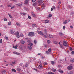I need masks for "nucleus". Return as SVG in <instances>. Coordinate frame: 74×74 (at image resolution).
Segmentation results:
<instances>
[{
  "label": "nucleus",
  "instance_id": "6e6d98bb",
  "mask_svg": "<svg viewBox=\"0 0 74 74\" xmlns=\"http://www.w3.org/2000/svg\"><path fill=\"white\" fill-rule=\"evenodd\" d=\"M36 1V0H32V2H33L34 3Z\"/></svg>",
  "mask_w": 74,
  "mask_h": 74
},
{
  "label": "nucleus",
  "instance_id": "bf43d9fd",
  "mask_svg": "<svg viewBox=\"0 0 74 74\" xmlns=\"http://www.w3.org/2000/svg\"><path fill=\"white\" fill-rule=\"evenodd\" d=\"M36 3H34L33 4V5L34 6L35 5H36Z\"/></svg>",
  "mask_w": 74,
  "mask_h": 74
},
{
  "label": "nucleus",
  "instance_id": "69168bd1",
  "mask_svg": "<svg viewBox=\"0 0 74 74\" xmlns=\"http://www.w3.org/2000/svg\"><path fill=\"white\" fill-rule=\"evenodd\" d=\"M13 53H15V54H16V52H13Z\"/></svg>",
  "mask_w": 74,
  "mask_h": 74
},
{
  "label": "nucleus",
  "instance_id": "4468645a",
  "mask_svg": "<svg viewBox=\"0 0 74 74\" xmlns=\"http://www.w3.org/2000/svg\"><path fill=\"white\" fill-rule=\"evenodd\" d=\"M52 71H53L54 72H55V71H56V69L53 68L51 69Z\"/></svg>",
  "mask_w": 74,
  "mask_h": 74
},
{
  "label": "nucleus",
  "instance_id": "9b49d317",
  "mask_svg": "<svg viewBox=\"0 0 74 74\" xmlns=\"http://www.w3.org/2000/svg\"><path fill=\"white\" fill-rule=\"evenodd\" d=\"M25 42L24 40H21V44H24Z\"/></svg>",
  "mask_w": 74,
  "mask_h": 74
},
{
  "label": "nucleus",
  "instance_id": "f3484780",
  "mask_svg": "<svg viewBox=\"0 0 74 74\" xmlns=\"http://www.w3.org/2000/svg\"><path fill=\"white\" fill-rule=\"evenodd\" d=\"M53 43H54V44H56V45H57V44H58V42L56 41H54L53 42Z\"/></svg>",
  "mask_w": 74,
  "mask_h": 74
},
{
  "label": "nucleus",
  "instance_id": "1a4fd4ad",
  "mask_svg": "<svg viewBox=\"0 0 74 74\" xmlns=\"http://www.w3.org/2000/svg\"><path fill=\"white\" fill-rule=\"evenodd\" d=\"M19 32H17L15 33V34L16 36H18V35H19Z\"/></svg>",
  "mask_w": 74,
  "mask_h": 74
},
{
  "label": "nucleus",
  "instance_id": "9d476101",
  "mask_svg": "<svg viewBox=\"0 0 74 74\" xmlns=\"http://www.w3.org/2000/svg\"><path fill=\"white\" fill-rule=\"evenodd\" d=\"M32 47L30 46H28V49H32Z\"/></svg>",
  "mask_w": 74,
  "mask_h": 74
},
{
  "label": "nucleus",
  "instance_id": "052dcab7",
  "mask_svg": "<svg viewBox=\"0 0 74 74\" xmlns=\"http://www.w3.org/2000/svg\"><path fill=\"white\" fill-rule=\"evenodd\" d=\"M33 70H36V71H37V69H36L35 68L33 69Z\"/></svg>",
  "mask_w": 74,
  "mask_h": 74
},
{
  "label": "nucleus",
  "instance_id": "a878e982",
  "mask_svg": "<svg viewBox=\"0 0 74 74\" xmlns=\"http://www.w3.org/2000/svg\"><path fill=\"white\" fill-rule=\"evenodd\" d=\"M67 20H66L65 21H64V22L63 23L64 24V25L66 24V23H67Z\"/></svg>",
  "mask_w": 74,
  "mask_h": 74
},
{
  "label": "nucleus",
  "instance_id": "3c124183",
  "mask_svg": "<svg viewBox=\"0 0 74 74\" xmlns=\"http://www.w3.org/2000/svg\"><path fill=\"white\" fill-rule=\"evenodd\" d=\"M25 67H27L28 66V64H25Z\"/></svg>",
  "mask_w": 74,
  "mask_h": 74
},
{
  "label": "nucleus",
  "instance_id": "774afa93",
  "mask_svg": "<svg viewBox=\"0 0 74 74\" xmlns=\"http://www.w3.org/2000/svg\"><path fill=\"white\" fill-rule=\"evenodd\" d=\"M58 66L60 68V67H61V65H59Z\"/></svg>",
  "mask_w": 74,
  "mask_h": 74
},
{
  "label": "nucleus",
  "instance_id": "473e14b6",
  "mask_svg": "<svg viewBox=\"0 0 74 74\" xmlns=\"http://www.w3.org/2000/svg\"><path fill=\"white\" fill-rule=\"evenodd\" d=\"M46 53H47V54H49V51H46Z\"/></svg>",
  "mask_w": 74,
  "mask_h": 74
},
{
  "label": "nucleus",
  "instance_id": "ea45409f",
  "mask_svg": "<svg viewBox=\"0 0 74 74\" xmlns=\"http://www.w3.org/2000/svg\"><path fill=\"white\" fill-rule=\"evenodd\" d=\"M11 22H8V25H11Z\"/></svg>",
  "mask_w": 74,
  "mask_h": 74
},
{
  "label": "nucleus",
  "instance_id": "7c9ffc66",
  "mask_svg": "<svg viewBox=\"0 0 74 74\" xmlns=\"http://www.w3.org/2000/svg\"><path fill=\"white\" fill-rule=\"evenodd\" d=\"M70 62L73 63L74 62V60H70Z\"/></svg>",
  "mask_w": 74,
  "mask_h": 74
},
{
  "label": "nucleus",
  "instance_id": "e433bc0d",
  "mask_svg": "<svg viewBox=\"0 0 74 74\" xmlns=\"http://www.w3.org/2000/svg\"><path fill=\"white\" fill-rule=\"evenodd\" d=\"M44 64H45V65H47L48 64H47V63L46 62H44Z\"/></svg>",
  "mask_w": 74,
  "mask_h": 74
},
{
  "label": "nucleus",
  "instance_id": "6e6552de",
  "mask_svg": "<svg viewBox=\"0 0 74 74\" xmlns=\"http://www.w3.org/2000/svg\"><path fill=\"white\" fill-rule=\"evenodd\" d=\"M29 0H26V1L24 2L25 4H28Z\"/></svg>",
  "mask_w": 74,
  "mask_h": 74
},
{
  "label": "nucleus",
  "instance_id": "c756f323",
  "mask_svg": "<svg viewBox=\"0 0 74 74\" xmlns=\"http://www.w3.org/2000/svg\"><path fill=\"white\" fill-rule=\"evenodd\" d=\"M60 47L61 48H63V45H62L60 44Z\"/></svg>",
  "mask_w": 74,
  "mask_h": 74
},
{
  "label": "nucleus",
  "instance_id": "79ce46f5",
  "mask_svg": "<svg viewBox=\"0 0 74 74\" xmlns=\"http://www.w3.org/2000/svg\"><path fill=\"white\" fill-rule=\"evenodd\" d=\"M49 17H51V16H52V14H49Z\"/></svg>",
  "mask_w": 74,
  "mask_h": 74
},
{
  "label": "nucleus",
  "instance_id": "e2e57ef3",
  "mask_svg": "<svg viewBox=\"0 0 74 74\" xmlns=\"http://www.w3.org/2000/svg\"><path fill=\"white\" fill-rule=\"evenodd\" d=\"M22 14L23 15H26V14L24 13H22Z\"/></svg>",
  "mask_w": 74,
  "mask_h": 74
},
{
  "label": "nucleus",
  "instance_id": "6ab92c4d",
  "mask_svg": "<svg viewBox=\"0 0 74 74\" xmlns=\"http://www.w3.org/2000/svg\"><path fill=\"white\" fill-rule=\"evenodd\" d=\"M52 51V49L51 48H50L49 49H48V51L49 52H51Z\"/></svg>",
  "mask_w": 74,
  "mask_h": 74
},
{
  "label": "nucleus",
  "instance_id": "c03bdc74",
  "mask_svg": "<svg viewBox=\"0 0 74 74\" xmlns=\"http://www.w3.org/2000/svg\"><path fill=\"white\" fill-rule=\"evenodd\" d=\"M17 70L18 71H21V69H20L19 68H17Z\"/></svg>",
  "mask_w": 74,
  "mask_h": 74
},
{
  "label": "nucleus",
  "instance_id": "393cba45",
  "mask_svg": "<svg viewBox=\"0 0 74 74\" xmlns=\"http://www.w3.org/2000/svg\"><path fill=\"white\" fill-rule=\"evenodd\" d=\"M28 45H30V46H32L33 45V43H30L28 44Z\"/></svg>",
  "mask_w": 74,
  "mask_h": 74
},
{
  "label": "nucleus",
  "instance_id": "dca6fc26",
  "mask_svg": "<svg viewBox=\"0 0 74 74\" xmlns=\"http://www.w3.org/2000/svg\"><path fill=\"white\" fill-rule=\"evenodd\" d=\"M51 63L52 64H55V61H52L51 62Z\"/></svg>",
  "mask_w": 74,
  "mask_h": 74
},
{
  "label": "nucleus",
  "instance_id": "20e7f679",
  "mask_svg": "<svg viewBox=\"0 0 74 74\" xmlns=\"http://www.w3.org/2000/svg\"><path fill=\"white\" fill-rule=\"evenodd\" d=\"M67 69H68V70H72L73 69V67L71 66H69L68 67Z\"/></svg>",
  "mask_w": 74,
  "mask_h": 74
},
{
  "label": "nucleus",
  "instance_id": "72a5a7b5",
  "mask_svg": "<svg viewBox=\"0 0 74 74\" xmlns=\"http://www.w3.org/2000/svg\"><path fill=\"white\" fill-rule=\"evenodd\" d=\"M11 6V3L9 4V5H8V7H10Z\"/></svg>",
  "mask_w": 74,
  "mask_h": 74
},
{
  "label": "nucleus",
  "instance_id": "c9c22d12",
  "mask_svg": "<svg viewBox=\"0 0 74 74\" xmlns=\"http://www.w3.org/2000/svg\"><path fill=\"white\" fill-rule=\"evenodd\" d=\"M40 3L41 4L43 3V2H42V0H40Z\"/></svg>",
  "mask_w": 74,
  "mask_h": 74
},
{
  "label": "nucleus",
  "instance_id": "aec40b11",
  "mask_svg": "<svg viewBox=\"0 0 74 74\" xmlns=\"http://www.w3.org/2000/svg\"><path fill=\"white\" fill-rule=\"evenodd\" d=\"M34 44H37V40H34Z\"/></svg>",
  "mask_w": 74,
  "mask_h": 74
},
{
  "label": "nucleus",
  "instance_id": "58836bf2",
  "mask_svg": "<svg viewBox=\"0 0 74 74\" xmlns=\"http://www.w3.org/2000/svg\"><path fill=\"white\" fill-rule=\"evenodd\" d=\"M5 38L6 39V40H7V39H8V37L6 36H5Z\"/></svg>",
  "mask_w": 74,
  "mask_h": 74
},
{
  "label": "nucleus",
  "instance_id": "39448f33",
  "mask_svg": "<svg viewBox=\"0 0 74 74\" xmlns=\"http://www.w3.org/2000/svg\"><path fill=\"white\" fill-rule=\"evenodd\" d=\"M38 34H40V35H42L43 33L41 31H38Z\"/></svg>",
  "mask_w": 74,
  "mask_h": 74
},
{
  "label": "nucleus",
  "instance_id": "8fccbe9b",
  "mask_svg": "<svg viewBox=\"0 0 74 74\" xmlns=\"http://www.w3.org/2000/svg\"><path fill=\"white\" fill-rule=\"evenodd\" d=\"M16 55H20V53H17V52H16Z\"/></svg>",
  "mask_w": 74,
  "mask_h": 74
},
{
  "label": "nucleus",
  "instance_id": "412c9836",
  "mask_svg": "<svg viewBox=\"0 0 74 74\" xmlns=\"http://www.w3.org/2000/svg\"><path fill=\"white\" fill-rule=\"evenodd\" d=\"M13 47L14 48H15V49H17V45H16L15 46H13Z\"/></svg>",
  "mask_w": 74,
  "mask_h": 74
},
{
  "label": "nucleus",
  "instance_id": "423d86ee",
  "mask_svg": "<svg viewBox=\"0 0 74 74\" xmlns=\"http://www.w3.org/2000/svg\"><path fill=\"white\" fill-rule=\"evenodd\" d=\"M42 65L41 64L38 67V69H41V68H42Z\"/></svg>",
  "mask_w": 74,
  "mask_h": 74
},
{
  "label": "nucleus",
  "instance_id": "338daca9",
  "mask_svg": "<svg viewBox=\"0 0 74 74\" xmlns=\"http://www.w3.org/2000/svg\"><path fill=\"white\" fill-rule=\"evenodd\" d=\"M38 3H40V1H38Z\"/></svg>",
  "mask_w": 74,
  "mask_h": 74
},
{
  "label": "nucleus",
  "instance_id": "c85d7f7f",
  "mask_svg": "<svg viewBox=\"0 0 74 74\" xmlns=\"http://www.w3.org/2000/svg\"><path fill=\"white\" fill-rule=\"evenodd\" d=\"M16 24L18 26H20V24L18 23H16Z\"/></svg>",
  "mask_w": 74,
  "mask_h": 74
},
{
  "label": "nucleus",
  "instance_id": "cd10ccee",
  "mask_svg": "<svg viewBox=\"0 0 74 74\" xmlns=\"http://www.w3.org/2000/svg\"><path fill=\"white\" fill-rule=\"evenodd\" d=\"M47 43L48 44H50L51 43V41L49 40H47Z\"/></svg>",
  "mask_w": 74,
  "mask_h": 74
},
{
  "label": "nucleus",
  "instance_id": "ddd939ff",
  "mask_svg": "<svg viewBox=\"0 0 74 74\" xmlns=\"http://www.w3.org/2000/svg\"><path fill=\"white\" fill-rule=\"evenodd\" d=\"M59 35L61 37H62L63 35V34L62 32L60 33Z\"/></svg>",
  "mask_w": 74,
  "mask_h": 74
},
{
  "label": "nucleus",
  "instance_id": "4d7b16f0",
  "mask_svg": "<svg viewBox=\"0 0 74 74\" xmlns=\"http://www.w3.org/2000/svg\"><path fill=\"white\" fill-rule=\"evenodd\" d=\"M53 8H52L51 9V11H53Z\"/></svg>",
  "mask_w": 74,
  "mask_h": 74
},
{
  "label": "nucleus",
  "instance_id": "2eb2a0df",
  "mask_svg": "<svg viewBox=\"0 0 74 74\" xmlns=\"http://www.w3.org/2000/svg\"><path fill=\"white\" fill-rule=\"evenodd\" d=\"M8 15H9V17H10V18H12V16H11V15L10 14L8 13Z\"/></svg>",
  "mask_w": 74,
  "mask_h": 74
},
{
  "label": "nucleus",
  "instance_id": "0eeeda50",
  "mask_svg": "<svg viewBox=\"0 0 74 74\" xmlns=\"http://www.w3.org/2000/svg\"><path fill=\"white\" fill-rule=\"evenodd\" d=\"M32 15L34 17V18L36 17V15H35V14H34V13L32 12Z\"/></svg>",
  "mask_w": 74,
  "mask_h": 74
},
{
  "label": "nucleus",
  "instance_id": "7ed1b4c3",
  "mask_svg": "<svg viewBox=\"0 0 74 74\" xmlns=\"http://www.w3.org/2000/svg\"><path fill=\"white\" fill-rule=\"evenodd\" d=\"M10 32L11 34H13V33L15 32V30L14 29H13L12 30H10Z\"/></svg>",
  "mask_w": 74,
  "mask_h": 74
},
{
  "label": "nucleus",
  "instance_id": "4be33fe9",
  "mask_svg": "<svg viewBox=\"0 0 74 74\" xmlns=\"http://www.w3.org/2000/svg\"><path fill=\"white\" fill-rule=\"evenodd\" d=\"M12 71H14V72L15 73V72H16V70H15V69H12Z\"/></svg>",
  "mask_w": 74,
  "mask_h": 74
},
{
  "label": "nucleus",
  "instance_id": "bb28decb",
  "mask_svg": "<svg viewBox=\"0 0 74 74\" xmlns=\"http://www.w3.org/2000/svg\"><path fill=\"white\" fill-rule=\"evenodd\" d=\"M67 74H73V72L72 71H70L69 73H67Z\"/></svg>",
  "mask_w": 74,
  "mask_h": 74
},
{
  "label": "nucleus",
  "instance_id": "0e129e2a",
  "mask_svg": "<svg viewBox=\"0 0 74 74\" xmlns=\"http://www.w3.org/2000/svg\"><path fill=\"white\" fill-rule=\"evenodd\" d=\"M71 53H73V54H74V51H72L71 52Z\"/></svg>",
  "mask_w": 74,
  "mask_h": 74
},
{
  "label": "nucleus",
  "instance_id": "de8ad7c7",
  "mask_svg": "<svg viewBox=\"0 0 74 74\" xmlns=\"http://www.w3.org/2000/svg\"><path fill=\"white\" fill-rule=\"evenodd\" d=\"M52 73L51 72H49L48 73L49 74H52Z\"/></svg>",
  "mask_w": 74,
  "mask_h": 74
},
{
  "label": "nucleus",
  "instance_id": "a211bd4d",
  "mask_svg": "<svg viewBox=\"0 0 74 74\" xmlns=\"http://www.w3.org/2000/svg\"><path fill=\"white\" fill-rule=\"evenodd\" d=\"M59 72L61 73H63V71L60 69H59Z\"/></svg>",
  "mask_w": 74,
  "mask_h": 74
},
{
  "label": "nucleus",
  "instance_id": "f03ea898",
  "mask_svg": "<svg viewBox=\"0 0 74 74\" xmlns=\"http://www.w3.org/2000/svg\"><path fill=\"white\" fill-rule=\"evenodd\" d=\"M63 44L64 46H65V47H67V44L66 43V41L65 40H64L63 41Z\"/></svg>",
  "mask_w": 74,
  "mask_h": 74
},
{
  "label": "nucleus",
  "instance_id": "4c0bfd02",
  "mask_svg": "<svg viewBox=\"0 0 74 74\" xmlns=\"http://www.w3.org/2000/svg\"><path fill=\"white\" fill-rule=\"evenodd\" d=\"M44 31H45V33L46 34H47V31H46V30H44Z\"/></svg>",
  "mask_w": 74,
  "mask_h": 74
},
{
  "label": "nucleus",
  "instance_id": "49530a36",
  "mask_svg": "<svg viewBox=\"0 0 74 74\" xmlns=\"http://www.w3.org/2000/svg\"><path fill=\"white\" fill-rule=\"evenodd\" d=\"M36 10H40V9L39 8H36Z\"/></svg>",
  "mask_w": 74,
  "mask_h": 74
},
{
  "label": "nucleus",
  "instance_id": "680f3d73",
  "mask_svg": "<svg viewBox=\"0 0 74 74\" xmlns=\"http://www.w3.org/2000/svg\"><path fill=\"white\" fill-rule=\"evenodd\" d=\"M58 8L59 10L60 9V7H59V6L58 5Z\"/></svg>",
  "mask_w": 74,
  "mask_h": 74
},
{
  "label": "nucleus",
  "instance_id": "f704fd0d",
  "mask_svg": "<svg viewBox=\"0 0 74 74\" xmlns=\"http://www.w3.org/2000/svg\"><path fill=\"white\" fill-rule=\"evenodd\" d=\"M4 21H7V18H4V19H3Z\"/></svg>",
  "mask_w": 74,
  "mask_h": 74
},
{
  "label": "nucleus",
  "instance_id": "5701e85b",
  "mask_svg": "<svg viewBox=\"0 0 74 74\" xmlns=\"http://www.w3.org/2000/svg\"><path fill=\"white\" fill-rule=\"evenodd\" d=\"M53 38V36H52V35H50V37H49V38Z\"/></svg>",
  "mask_w": 74,
  "mask_h": 74
},
{
  "label": "nucleus",
  "instance_id": "f257e3e1",
  "mask_svg": "<svg viewBox=\"0 0 74 74\" xmlns=\"http://www.w3.org/2000/svg\"><path fill=\"white\" fill-rule=\"evenodd\" d=\"M34 36V32H31L29 33L28 36L29 37H32V36Z\"/></svg>",
  "mask_w": 74,
  "mask_h": 74
},
{
  "label": "nucleus",
  "instance_id": "f8f14e48",
  "mask_svg": "<svg viewBox=\"0 0 74 74\" xmlns=\"http://www.w3.org/2000/svg\"><path fill=\"white\" fill-rule=\"evenodd\" d=\"M32 27H36L37 26V25H36V24H33L32 25Z\"/></svg>",
  "mask_w": 74,
  "mask_h": 74
},
{
  "label": "nucleus",
  "instance_id": "37998d69",
  "mask_svg": "<svg viewBox=\"0 0 74 74\" xmlns=\"http://www.w3.org/2000/svg\"><path fill=\"white\" fill-rule=\"evenodd\" d=\"M69 49H70V51H73V49H72V48L70 47L69 48Z\"/></svg>",
  "mask_w": 74,
  "mask_h": 74
},
{
  "label": "nucleus",
  "instance_id": "864d4df0",
  "mask_svg": "<svg viewBox=\"0 0 74 74\" xmlns=\"http://www.w3.org/2000/svg\"><path fill=\"white\" fill-rule=\"evenodd\" d=\"M47 36H48V37H49H49L50 36V35L49 34H48Z\"/></svg>",
  "mask_w": 74,
  "mask_h": 74
},
{
  "label": "nucleus",
  "instance_id": "a18cd8bd",
  "mask_svg": "<svg viewBox=\"0 0 74 74\" xmlns=\"http://www.w3.org/2000/svg\"><path fill=\"white\" fill-rule=\"evenodd\" d=\"M58 4L59 5H60V4H61V2L60 1H59Z\"/></svg>",
  "mask_w": 74,
  "mask_h": 74
},
{
  "label": "nucleus",
  "instance_id": "09e8293b",
  "mask_svg": "<svg viewBox=\"0 0 74 74\" xmlns=\"http://www.w3.org/2000/svg\"><path fill=\"white\" fill-rule=\"evenodd\" d=\"M0 43H2V39H1L0 40Z\"/></svg>",
  "mask_w": 74,
  "mask_h": 74
},
{
  "label": "nucleus",
  "instance_id": "13d9d810",
  "mask_svg": "<svg viewBox=\"0 0 74 74\" xmlns=\"http://www.w3.org/2000/svg\"><path fill=\"white\" fill-rule=\"evenodd\" d=\"M21 37V36L20 35H18V36H17V37H18V38H19Z\"/></svg>",
  "mask_w": 74,
  "mask_h": 74
},
{
  "label": "nucleus",
  "instance_id": "b1692460",
  "mask_svg": "<svg viewBox=\"0 0 74 74\" xmlns=\"http://www.w3.org/2000/svg\"><path fill=\"white\" fill-rule=\"evenodd\" d=\"M45 23H48V22H49V20H45Z\"/></svg>",
  "mask_w": 74,
  "mask_h": 74
},
{
  "label": "nucleus",
  "instance_id": "a19ab883",
  "mask_svg": "<svg viewBox=\"0 0 74 74\" xmlns=\"http://www.w3.org/2000/svg\"><path fill=\"white\" fill-rule=\"evenodd\" d=\"M28 18L29 19H30L31 18V16H29L28 15Z\"/></svg>",
  "mask_w": 74,
  "mask_h": 74
},
{
  "label": "nucleus",
  "instance_id": "5fc2aeb1",
  "mask_svg": "<svg viewBox=\"0 0 74 74\" xmlns=\"http://www.w3.org/2000/svg\"><path fill=\"white\" fill-rule=\"evenodd\" d=\"M17 5L18 6V7H20V6H21V4H20V3L18 4Z\"/></svg>",
  "mask_w": 74,
  "mask_h": 74
},
{
  "label": "nucleus",
  "instance_id": "2f4dec72",
  "mask_svg": "<svg viewBox=\"0 0 74 74\" xmlns=\"http://www.w3.org/2000/svg\"><path fill=\"white\" fill-rule=\"evenodd\" d=\"M44 7H45V6L44 5V4H42V8H44Z\"/></svg>",
  "mask_w": 74,
  "mask_h": 74
},
{
  "label": "nucleus",
  "instance_id": "603ef678",
  "mask_svg": "<svg viewBox=\"0 0 74 74\" xmlns=\"http://www.w3.org/2000/svg\"><path fill=\"white\" fill-rule=\"evenodd\" d=\"M5 72H6V71H5V70H4L3 71V73H5Z\"/></svg>",
  "mask_w": 74,
  "mask_h": 74
}]
</instances>
